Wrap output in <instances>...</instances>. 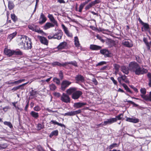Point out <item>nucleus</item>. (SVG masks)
I'll list each match as a JSON object with an SVG mask.
<instances>
[{
    "label": "nucleus",
    "instance_id": "37",
    "mask_svg": "<svg viewBox=\"0 0 151 151\" xmlns=\"http://www.w3.org/2000/svg\"><path fill=\"white\" fill-rule=\"evenodd\" d=\"M122 86L128 92L130 93H132V91L130 90V89L128 88L127 86L124 83H123L122 84Z\"/></svg>",
    "mask_w": 151,
    "mask_h": 151
},
{
    "label": "nucleus",
    "instance_id": "15",
    "mask_svg": "<svg viewBox=\"0 0 151 151\" xmlns=\"http://www.w3.org/2000/svg\"><path fill=\"white\" fill-rule=\"evenodd\" d=\"M29 28L32 31H35L38 33H41L42 32V30H39L36 27V26L34 24L29 25L28 26Z\"/></svg>",
    "mask_w": 151,
    "mask_h": 151
},
{
    "label": "nucleus",
    "instance_id": "18",
    "mask_svg": "<svg viewBox=\"0 0 151 151\" xmlns=\"http://www.w3.org/2000/svg\"><path fill=\"white\" fill-rule=\"evenodd\" d=\"M28 83V82L23 83L18 86L14 87L12 89V90L13 91H14L20 88L22 90L24 88L23 86L27 84Z\"/></svg>",
    "mask_w": 151,
    "mask_h": 151
},
{
    "label": "nucleus",
    "instance_id": "59",
    "mask_svg": "<svg viewBox=\"0 0 151 151\" xmlns=\"http://www.w3.org/2000/svg\"><path fill=\"white\" fill-rule=\"evenodd\" d=\"M15 54L17 55H22V52L19 50L16 51Z\"/></svg>",
    "mask_w": 151,
    "mask_h": 151
},
{
    "label": "nucleus",
    "instance_id": "53",
    "mask_svg": "<svg viewBox=\"0 0 151 151\" xmlns=\"http://www.w3.org/2000/svg\"><path fill=\"white\" fill-rule=\"evenodd\" d=\"M1 150L6 148L7 147V145L6 143L1 144Z\"/></svg>",
    "mask_w": 151,
    "mask_h": 151
},
{
    "label": "nucleus",
    "instance_id": "11",
    "mask_svg": "<svg viewBox=\"0 0 151 151\" xmlns=\"http://www.w3.org/2000/svg\"><path fill=\"white\" fill-rule=\"evenodd\" d=\"M28 40L27 41L25 45L24 49L25 50L30 49L32 47V43L31 42V39L30 38H28Z\"/></svg>",
    "mask_w": 151,
    "mask_h": 151
},
{
    "label": "nucleus",
    "instance_id": "29",
    "mask_svg": "<svg viewBox=\"0 0 151 151\" xmlns=\"http://www.w3.org/2000/svg\"><path fill=\"white\" fill-rule=\"evenodd\" d=\"M52 65L53 66L58 65L60 66H65V65H65V63H61L58 62H54L52 63Z\"/></svg>",
    "mask_w": 151,
    "mask_h": 151
},
{
    "label": "nucleus",
    "instance_id": "33",
    "mask_svg": "<svg viewBox=\"0 0 151 151\" xmlns=\"http://www.w3.org/2000/svg\"><path fill=\"white\" fill-rule=\"evenodd\" d=\"M119 74L120 76H121V78H122V81L126 83H129V81L127 78V76L125 75H121L120 73Z\"/></svg>",
    "mask_w": 151,
    "mask_h": 151
},
{
    "label": "nucleus",
    "instance_id": "10",
    "mask_svg": "<svg viewBox=\"0 0 151 151\" xmlns=\"http://www.w3.org/2000/svg\"><path fill=\"white\" fill-rule=\"evenodd\" d=\"M37 38L42 44L47 45L48 44V42L47 39L44 37L38 36Z\"/></svg>",
    "mask_w": 151,
    "mask_h": 151
},
{
    "label": "nucleus",
    "instance_id": "1",
    "mask_svg": "<svg viewBox=\"0 0 151 151\" xmlns=\"http://www.w3.org/2000/svg\"><path fill=\"white\" fill-rule=\"evenodd\" d=\"M129 70L134 73L137 75H143L147 72V69L141 67L135 62H131L129 64Z\"/></svg>",
    "mask_w": 151,
    "mask_h": 151
},
{
    "label": "nucleus",
    "instance_id": "34",
    "mask_svg": "<svg viewBox=\"0 0 151 151\" xmlns=\"http://www.w3.org/2000/svg\"><path fill=\"white\" fill-rule=\"evenodd\" d=\"M4 53L6 55L9 56H11L13 54L12 51L7 49H5L4 50Z\"/></svg>",
    "mask_w": 151,
    "mask_h": 151
},
{
    "label": "nucleus",
    "instance_id": "47",
    "mask_svg": "<svg viewBox=\"0 0 151 151\" xmlns=\"http://www.w3.org/2000/svg\"><path fill=\"white\" fill-rule=\"evenodd\" d=\"M25 80L24 79L19 80L17 81H14V82H13V83H14V84H15L17 85L21 83L23 81H25Z\"/></svg>",
    "mask_w": 151,
    "mask_h": 151
},
{
    "label": "nucleus",
    "instance_id": "43",
    "mask_svg": "<svg viewBox=\"0 0 151 151\" xmlns=\"http://www.w3.org/2000/svg\"><path fill=\"white\" fill-rule=\"evenodd\" d=\"M64 116H73L74 114L73 111L68 112L67 113H65V114H63Z\"/></svg>",
    "mask_w": 151,
    "mask_h": 151
},
{
    "label": "nucleus",
    "instance_id": "5",
    "mask_svg": "<svg viewBox=\"0 0 151 151\" xmlns=\"http://www.w3.org/2000/svg\"><path fill=\"white\" fill-rule=\"evenodd\" d=\"M82 94L83 93L81 91L77 90L74 93L72 94L71 98L74 100L78 99Z\"/></svg>",
    "mask_w": 151,
    "mask_h": 151
},
{
    "label": "nucleus",
    "instance_id": "60",
    "mask_svg": "<svg viewBox=\"0 0 151 151\" xmlns=\"http://www.w3.org/2000/svg\"><path fill=\"white\" fill-rule=\"evenodd\" d=\"M74 115H76L77 114H79L81 112V110H78L77 111H73Z\"/></svg>",
    "mask_w": 151,
    "mask_h": 151
},
{
    "label": "nucleus",
    "instance_id": "36",
    "mask_svg": "<svg viewBox=\"0 0 151 151\" xmlns=\"http://www.w3.org/2000/svg\"><path fill=\"white\" fill-rule=\"evenodd\" d=\"M16 34L17 32H16L11 34L8 36V39L11 40L16 35Z\"/></svg>",
    "mask_w": 151,
    "mask_h": 151
},
{
    "label": "nucleus",
    "instance_id": "28",
    "mask_svg": "<svg viewBox=\"0 0 151 151\" xmlns=\"http://www.w3.org/2000/svg\"><path fill=\"white\" fill-rule=\"evenodd\" d=\"M58 130H56L52 132L49 135V137L52 138L53 136H57L58 135Z\"/></svg>",
    "mask_w": 151,
    "mask_h": 151
},
{
    "label": "nucleus",
    "instance_id": "14",
    "mask_svg": "<svg viewBox=\"0 0 151 151\" xmlns=\"http://www.w3.org/2000/svg\"><path fill=\"white\" fill-rule=\"evenodd\" d=\"M62 27L64 31L67 35V36L69 37H73V35L72 33H70L68 31V28L66 27L63 24H62Z\"/></svg>",
    "mask_w": 151,
    "mask_h": 151
},
{
    "label": "nucleus",
    "instance_id": "3",
    "mask_svg": "<svg viewBox=\"0 0 151 151\" xmlns=\"http://www.w3.org/2000/svg\"><path fill=\"white\" fill-rule=\"evenodd\" d=\"M71 83V82L68 80L63 81L61 83V89L63 91H64Z\"/></svg>",
    "mask_w": 151,
    "mask_h": 151
},
{
    "label": "nucleus",
    "instance_id": "54",
    "mask_svg": "<svg viewBox=\"0 0 151 151\" xmlns=\"http://www.w3.org/2000/svg\"><path fill=\"white\" fill-rule=\"evenodd\" d=\"M110 79L112 81L113 83L115 85H117V81L115 80L114 78L113 77H111L110 78Z\"/></svg>",
    "mask_w": 151,
    "mask_h": 151
},
{
    "label": "nucleus",
    "instance_id": "8",
    "mask_svg": "<svg viewBox=\"0 0 151 151\" xmlns=\"http://www.w3.org/2000/svg\"><path fill=\"white\" fill-rule=\"evenodd\" d=\"M67 47V42H63L60 43L56 49H57L59 50H61L66 49Z\"/></svg>",
    "mask_w": 151,
    "mask_h": 151
},
{
    "label": "nucleus",
    "instance_id": "42",
    "mask_svg": "<svg viewBox=\"0 0 151 151\" xmlns=\"http://www.w3.org/2000/svg\"><path fill=\"white\" fill-rule=\"evenodd\" d=\"M37 93V91L34 90H32L30 92V96H34Z\"/></svg>",
    "mask_w": 151,
    "mask_h": 151
},
{
    "label": "nucleus",
    "instance_id": "38",
    "mask_svg": "<svg viewBox=\"0 0 151 151\" xmlns=\"http://www.w3.org/2000/svg\"><path fill=\"white\" fill-rule=\"evenodd\" d=\"M50 90L51 91H55V90L56 87L54 84H52L49 85Z\"/></svg>",
    "mask_w": 151,
    "mask_h": 151
},
{
    "label": "nucleus",
    "instance_id": "16",
    "mask_svg": "<svg viewBox=\"0 0 151 151\" xmlns=\"http://www.w3.org/2000/svg\"><path fill=\"white\" fill-rule=\"evenodd\" d=\"M140 96L144 99L146 101H151V91L150 92L149 95H145V94H141Z\"/></svg>",
    "mask_w": 151,
    "mask_h": 151
},
{
    "label": "nucleus",
    "instance_id": "40",
    "mask_svg": "<svg viewBox=\"0 0 151 151\" xmlns=\"http://www.w3.org/2000/svg\"><path fill=\"white\" fill-rule=\"evenodd\" d=\"M118 145H117V144L116 143H113L109 146V149L111 150L115 147H118Z\"/></svg>",
    "mask_w": 151,
    "mask_h": 151
},
{
    "label": "nucleus",
    "instance_id": "64",
    "mask_svg": "<svg viewBox=\"0 0 151 151\" xmlns=\"http://www.w3.org/2000/svg\"><path fill=\"white\" fill-rule=\"evenodd\" d=\"M92 81L94 83L95 85H97L98 84V82L95 78H93Z\"/></svg>",
    "mask_w": 151,
    "mask_h": 151
},
{
    "label": "nucleus",
    "instance_id": "45",
    "mask_svg": "<svg viewBox=\"0 0 151 151\" xmlns=\"http://www.w3.org/2000/svg\"><path fill=\"white\" fill-rule=\"evenodd\" d=\"M17 103V102H14L12 103V104L13 106L15 107L16 109L17 110H19L21 111L22 110V108H20L18 106H17L16 105V104Z\"/></svg>",
    "mask_w": 151,
    "mask_h": 151
},
{
    "label": "nucleus",
    "instance_id": "49",
    "mask_svg": "<svg viewBox=\"0 0 151 151\" xmlns=\"http://www.w3.org/2000/svg\"><path fill=\"white\" fill-rule=\"evenodd\" d=\"M123 114H121L116 116L115 118H116L117 119L120 120H121L123 118Z\"/></svg>",
    "mask_w": 151,
    "mask_h": 151
},
{
    "label": "nucleus",
    "instance_id": "13",
    "mask_svg": "<svg viewBox=\"0 0 151 151\" xmlns=\"http://www.w3.org/2000/svg\"><path fill=\"white\" fill-rule=\"evenodd\" d=\"M46 20L47 19L45 16L42 13H41L39 19V23L40 24H42L46 22Z\"/></svg>",
    "mask_w": 151,
    "mask_h": 151
},
{
    "label": "nucleus",
    "instance_id": "32",
    "mask_svg": "<svg viewBox=\"0 0 151 151\" xmlns=\"http://www.w3.org/2000/svg\"><path fill=\"white\" fill-rule=\"evenodd\" d=\"M68 64H71L77 67V64L76 62L75 61H70L69 62H65V66L67 65Z\"/></svg>",
    "mask_w": 151,
    "mask_h": 151
},
{
    "label": "nucleus",
    "instance_id": "46",
    "mask_svg": "<svg viewBox=\"0 0 151 151\" xmlns=\"http://www.w3.org/2000/svg\"><path fill=\"white\" fill-rule=\"evenodd\" d=\"M37 129L39 130H40L43 128L44 127V126L41 124L39 123L37 125Z\"/></svg>",
    "mask_w": 151,
    "mask_h": 151
},
{
    "label": "nucleus",
    "instance_id": "57",
    "mask_svg": "<svg viewBox=\"0 0 151 151\" xmlns=\"http://www.w3.org/2000/svg\"><path fill=\"white\" fill-rule=\"evenodd\" d=\"M140 91L141 93L143 94H145L146 93V90L145 88H141Z\"/></svg>",
    "mask_w": 151,
    "mask_h": 151
},
{
    "label": "nucleus",
    "instance_id": "23",
    "mask_svg": "<svg viewBox=\"0 0 151 151\" xmlns=\"http://www.w3.org/2000/svg\"><path fill=\"white\" fill-rule=\"evenodd\" d=\"M143 26V27H142V32L144 31V30H147L150 29V27L149 25L147 23H144V24H142Z\"/></svg>",
    "mask_w": 151,
    "mask_h": 151
},
{
    "label": "nucleus",
    "instance_id": "12",
    "mask_svg": "<svg viewBox=\"0 0 151 151\" xmlns=\"http://www.w3.org/2000/svg\"><path fill=\"white\" fill-rule=\"evenodd\" d=\"M77 88L75 87H71L67 89L66 91V93L69 95H72L75 93L77 90Z\"/></svg>",
    "mask_w": 151,
    "mask_h": 151
},
{
    "label": "nucleus",
    "instance_id": "52",
    "mask_svg": "<svg viewBox=\"0 0 151 151\" xmlns=\"http://www.w3.org/2000/svg\"><path fill=\"white\" fill-rule=\"evenodd\" d=\"M59 76L61 80L63 79V73L61 70H60L59 73Z\"/></svg>",
    "mask_w": 151,
    "mask_h": 151
},
{
    "label": "nucleus",
    "instance_id": "22",
    "mask_svg": "<svg viewBox=\"0 0 151 151\" xmlns=\"http://www.w3.org/2000/svg\"><path fill=\"white\" fill-rule=\"evenodd\" d=\"M90 49L92 50H100L101 47L94 45H90Z\"/></svg>",
    "mask_w": 151,
    "mask_h": 151
},
{
    "label": "nucleus",
    "instance_id": "61",
    "mask_svg": "<svg viewBox=\"0 0 151 151\" xmlns=\"http://www.w3.org/2000/svg\"><path fill=\"white\" fill-rule=\"evenodd\" d=\"M96 37L99 40L101 41L102 42H104V40H103L101 37L99 35H97L96 36Z\"/></svg>",
    "mask_w": 151,
    "mask_h": 151
},
{
    "label": "nucleus",
    "instance_id": "6",
    "mask_svg": "<svg viewBox=\"0 0 151 151\" xmlns=\"http://www.w3.org/2000/svg\"><path fill=\"white\" fill-rule=\"evenodd\" d=\"M116 121L117 119L116 118H111L107 119L106 121L104 122L102 125L103 126H105L107 124H110L116 122Z\"/></svg>",
    "mask_w": 151,
    "mask_h": 151
},
{
    "label": "nucleus",
    "instance_id": "55",
    "mask_svg": "<svg viewBox=\"0 0 151 151\" xmlns=\"http://www.w3.org/2000/svg\"><path fill=\"white\" fill-rule=\"evenodd\" d=\"M106 62L105 61H101L98 63L96 65V66H98L104 64H106Z\"/></svg>",
    "mask_w": 151,
    "mask_h": 151
},
{
    "label": "nucleus",
    "instance_id": "31",
    "mask_svg": "<svg viewBox=\"0 0 151 151\" xmlns=\"http://www.w3.org/2000/svg\"><path fill=\"white\" fill-rule=\"evenodd\" d=\"M50 123L51 124H53L54 125H56V124L57 125H58L59 126H60L62 127H65V126L64 124H63L61 123H60L54 120H51V121L50 122Z\"/></svg>",
    "mask_w": 151,
    "mask_h": 151
},
{
    "label": "nucleus",
    "instance_id": "7",
    "mask_svg": "<svg viewBox=\"0 0 151 151\" xmlns=\"http://www.w3.org/2000/svg\"><path fill=\"white\" fill-rule=\"evenodd\" d=\"M75 79L76 81V83H83L85 81L84 77L81 74L77 75L75 77Z\"/></svg>",
    "mask_w": 151,
    "mask_h": 151
},
{
    "label": "nucleus",
    "instance_id": "58",
    "mask_svg": "<svg viewBox=\"0 0 151 151\" xmlns=\"http://www.w3.org/2000/svg\"><path fill=\"white\" fill-rule=\"evenodd\" d=\"M127 102L133 105L134 106L137 107L138 106V105L137 104H135L134 102H133L132 101L129 100L127 101Z\"/></svg>",
    "mask_w": 151,
    "mask_h": 151
},
{
    "label": "nucleus",
    "instance_id": "17",
    "mask_svg": "<svg viewBox=\"0 0 151 151\" xmlns=\"http://www.w3.org/2000/svg\"><path fill=\"white\" fill-rule=\"evenodd\" d=\"M122 44L124 45L129 47H132L133 46V44L132 43L131 41L129 42L128 40H125L123 41Z\"/></svg>",
    "mask_w": 151,
    "mask_h": 151
},
{
    "label": "nucleus",
    "instance_id": "19",
    "mask_svg": "<svg viewBox=\"0 0 151 151\" xmlns=\"http://www.w3.org/2000/svg\"><path fill=\"white\" fill-rule=\"evenodd\" d=\"M55 25V24L53 23H51L49 22H47L46 23L44 26V28L46 30L50 27H54Z\"/></svg>",
    "mask_w": 151,
    "mask_h": 151
},
{
    "label": "nucleus",
    "instance_id": "27",
    "mask_svg": "<svg viewBox=\"0 0 151 151\" xmlns=\"http://www.w3.org/2000/svg\"><path fill=\"white\" fill-rule=\"evenodd\" d=\"M86 104L84 103L78 102L75 103L74 106L77 108H79L86 105Z\"/></svg>",
    "mask_w": 151,
    "mask_h": 151
},
{
    "label": "nucleus",
    "instance_id": "30",
    "mask_svg": "<svg viewBox=\"0 0 151 151\" xmlns=\"http://www.w3.org/2000/svg\"><path fill=\"white\" fill-rule=\"evenodd\" d=\"M75 45L76 46L78 47H80V45L79 43L78 37L76 36L74 37Z\"/></svg>",
    "mask_w": 151,
    "mask_h": 151
},
{
    "label": "nucleus",
    "instance_id": "51",
    "mask_svg": "<svg viewBox=\"0 0 151 151\" xmlns=\"http://www.w3.org/2000/svg\"><path fill=\"white\" fill-rule=\"evenodd\" d=\"M93 6V5L92 4V2H91L85 7V9L86 10H87L91 8Z\"/></svg>",
    "mask_w": 151,
    "mask_h": 151
},
{
    "label": "nucleus",
    "instance_id": "26",
    "mask_svg": "<svg viewBox=\"0 0 151 151\" xmlns=\"http://www.w3.org/2000/svg\"><path fill=\"white\" fill-rule=\"evenodd\" d=\"M30 114L35 119H37L39 117L38 113L33 111L30 112Z\"/></svg>",
    "mask_w": 151,
    "mask_h": 151
},
{
    "label": "nucleus",
    "instance_id": "56",
    "mask_svg": "<svg viewBox=\"0 0 151 151\" xmlns=\"http://www.w3.org/2000/svg\"><path fill=\"white\" fill-rule=\"evenodd\" d=\"M34 109L36 111H38L40 110L41 108L39 106H37L34 107Z\"/></svg>",
    "mask_w": 151,
    "mask_h": 151
},
{
    "label": "nucleus",
    "instance_id": "20",
    "mask_svg": "<svg viewBox=\"0 0 151 151\" xmlns=\"http://www.w3.org/2000/svg\"><path fill=\"white\" fill-rule=\"evenodd\" d=\"M100 53L104 55L106 57H109V55L110 54L108 50L106 49H102L100 50Z\"/></svg>",
    "mask_w": 151,
    "mask_h": 151
},
{
    "label": "nucleus",
    "instance_id": "4",
    "mask_svg": "<svg viewBox=\"0 0 151 151\" xmlns=\"http://www.w3.org/2000/svg\"><path fill=\"white\" fill-rule=\"evenodd\" d=\"M67 93H63L61 96V100L65 103H70V99Z\"/></svg>",
    "mask_w": 151,
    "mask_h": 151
},
{
    "label": "nucleus",
    "instance_id": "50",
    "mask_svg": "<svg viewBox=\"0 0 151 151\" xmlns=\"http://www.w3.org/2000/svg\"><path fill=\"white\" fill-rule=\"evenodd\" d=\"M101 2L100 0H95V1H92V4L94 6L97 4L100 3Z\"/></svg>",
    "mask_w": 151,
    "mask_h": 151
},
{
    "label": "nucleus",
    "instance_id": "35",
    "mask_svg": "<svg viewBox=\"0 0 151 151\" xmlns=\"http://www.w3.org/2000/svg\"><path fill=\"white\" fill-rule=\"evenodd\" d=\"M14 7V5L13 2L9 1L8 2V7L10 10L12 9Z\"/></svg>",
    "mask_w": 151,
    "mask_h": 151
},
{
    "label": "nucleus",
    "instance_id": "25",
    "mask_svg": "<svg viewBox=\"0 0 151 151\" xmlns=\"http://www.w3.org/2000/svg\"><path fill=\"white\" fill-rule=\"evenodd\" d=\"M126 121L128 122H133L134 123H137L139 122V120L137 119H133L130 118H127Z\"/></svg>",
    "mask_w": 151,
    "mask_h": 151
},
{
    "label": "nucleus",
    "instance_id": "24",
    "mask_svg": "<svg viewBox=\"0 0 151 151\" xmlns=\"http://www.w3.org/2000/svg\"><path fill=\"white\" fill-rule=\"evenodd\" d=\"M121 70L122 72L126 74H128L129 73V68L126 67L124 66H122L121 67Z\"/></svg>",
    "mask_w": 151,
    "mask_h": 151
},
{
    "label": "nucleus",
    "instance_id": "21",
    "mask_svg": "<svg viewBox=\"0 0 151 151\" xmlns=\"http://www.w3.org/2000/svg\"><path fill=\"white\" fill-rule=\"evenodd\" d=\"M48 17L52 23L55 24L56 26H58L57 21L54 19L52 14H49L48 15Z\"/></svg>",
    "mask_w": 151,
    "mask_h": 151
},
{
    "label": "nucleus",
    "instance_id": "63",
    "mask_svg": "<svg viewBox=\"0 0 151 151\" xmlns=\"http://www.w3.org/2000/svg\"><path fill=\"white\" fill-rule=\"evenodd\" d=\"M38 151H45L43 148L41 146H39L37 148Z\"/></svg>",
    "mask_w": 151,
    "mask_h": 151
},
{
    "label": "nucleus",
    "instance_id": "62",
    "mask_svg": "<svg viewBox=\"0 0 151 151\" xmlns=\"http://www.w3.org/2000/svg\"><path fill=\"white\" fill-rule=\"evenodd\" d=\"M84 6L82 4H81L79 6V9L78 10V12H81L82 11V9L83 8Z\"/></svg>",
    "mask_w": 151,
    "mask_h": 151
},
{
    "label": "nucleus",
    "instance_id": "2",
    "mask_svg": "<svg viewBox=\"0 0 151 151\" xmlns=\"http://www.w3.org/2000/svg\"><path fill=\"white\" fill-rule=\"evenodd\" d=\"M28 38H29L27 36H22L20 39V42L19 44V45L22 46V48L24 47L25 44L26 43L27 40H28Z\"/></svg>",
    "mask_w": 151,
    "mask_h": 151
},
{
    "label": "nucleus",
    "instance_id": "44",
    "mask_svg": "<svg viewBox=\"0 0 151 151\" xmlns=\"http://www.w3.org/2000/svg\"><path fill=\"white\" fill-rule=\"evenodd\" d=\"M53 81L55 82L58 85L60 84V81L58 78L55 77L53 78Z\"/></svg>",
    "mask_w": 151,
    "mask_h": 151
},
{
    "label": "nucleus",
    "instance_id": "41",
    "mask_svg": "<svg viewBox=\"0 0 151 151\" xmlns=\"http://www.w3.org/2000/svg\"><path fill=\"white\" fill-rule=\"evenodd\" d=\"M4 125H7L11 128L13 127V126L11 123L9 122L5 121L4 122Z\"/></svg>",
    "mask_w": 151,
    "mask_h": 151
},
{
    "label": "nucleus",
    "instance_id": "9",
    "mask_svg": "<svg viewBox=\"0 0 151 151\" xmlns=\"http://www.w3.org/2000/svg\"><path fill=\"white\" fill-rule=\"evenodd\" d=\"M63 35V33L61 30H58L55 34L53 35L54 39H57L58 40L61 39Z\"/></svg>",
    "mask_w": 151,
    "mask_h": 151
},
{
    "label": "nucleus",
    "instance_id": "48",
    "mask_svg": "<svg viewBox=\"0 0 151 151\" xmlns=\"http://www.w3.org/2000/svg\"><path fill=\"white\" fill-rule=\"evenodd\" d=\"M114 65L115 70H116L117 72H118L119 70V68H120L119 65L116 64H114Z\"/></svg>",
    "mask_w": 151,
    "mask_h": 151
},
{
    "label": "nucleus",
    "instance_id": "39",
    "mask_svg": "<svg viewBox=\"0 0 151 151\" xmlns=\"http://www.w3.org/2000/svg\"><path fill=\"white\" fill-rule=\"evenodd\" d=\"M11 19L14 22H15L16 21H17V17L14 14H11Z\"/></svg>",
    "mask_w": 151,
    "mask_h": 151
}]
</instances>
